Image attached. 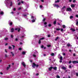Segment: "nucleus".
Returning <instances> with one entry per match:
<instances>
[{"instance_id": "nucleus-1", "label": "nucleus", "mask_w": 78, "mask_h": 78, "mask_svg": "<svg viewBox=\"0 0 78 78\" xmlns=\"http://www.w3.org/2000/svg\"><path fill=\"white\" fill-rule=\"evenodd\" d=\"M5 3L8 8H9L8 6H11L12 5V1H10V0H5Z\"/></svg>"}, {"instance_id": "nucleus-2", "label": "nucleus", "mask_w": 78, "mask_h": 78, "mask_svg": "<svg viewBox=\"0 0 78 78\" xmlns=\"http://www.w3.org/2000/svg\"><path fill=\"white\" fill-rule=\"evenodd\" d=\"M34 54L33 55V57H34V58H36L38 55H39V53H38V52L36 50H35L34 51Z\"/></svg>"}, {"instance_id": "nucleus-3", "label": "nucleus", "mask_w": 78, "mask_h": 78, "mask_svg": "<svg viewBox=\"0 0 78 78\" xmlns=\"http://www.w3.org/2000/svg\"><path fill=\"white\" fill-rule=\"evenodd\" d=\"M31 19H33L31 21L32 22H35V21H36V20L35 16H31Z\"/></svg>"}, {"instance_id": "nucleus-4", "label": "nucleus", "mask_w": 78, "mask_h": 78, "mask_svg": "<svg viewBox=\"0 0 78 78\" xmlns=\"http://www.w3.org/2000/svg\"><path fill=\"white\" fill-rule=\"evenodd\" d=\"M52 69H54V70H56L57 69V68L56 67H50L49 68H48V70L49 71H50Z\"/></svg>"}, {"instance_id": "nucleus-5", "label": "nucleus", "mask_w": 78, "mask_h": 78, "mask_svg": "<svg viewBox=\"0 0 78 78\" xmlns=\"http://www.w3.org/2000/svg\"><path fill=\"white\" fill-rule=\"evenodd\" d=\"M38 66V65H36L34 63H33V65H32V67L33 68H35V67H37Z\"/></svg>"}, {"instance_id": "nucleus-6", "label": "nucleus", "mask_w": 78, "mask_h": 78, "mask_svg": "<svg viewBox=\"0 0 78 78\" xmlns=\"http://www.w3.org/2000/svg\"><path fill=\"white\" fill-rule=\"evenodd\" d=\"M66 9L65 6H63V7L61 11L62 12H64Z\"/></svg>"}, {"instance_id": "nucleus-7", "label": "nucleus", "mask_w": 78, "mask_h": 78, "mask_svg": "<svg viewBox=\"0 0 78 78\" xmlns=\"http://www.w3.org/2000/svg\"><path fill=\"white\" fill-rule=\"evenodd\" d=\"M15 30H18V32H19L20 31V27H18V28H16L15 29Z\"/></svg>"}, {"instance_id": "nucleus-8", "label": "nucleus", "mask_w": 78, "mask_h": 78, "mask_svg": "<svg viewBox=\"0 0 78 78\" xmlns=\"http://www.w3.org/2000/svg\"><path fill=\"white\" fill-rule=\"evenodd\" d=\"M53 5L54 7H57V8H58L59 7V5H56L55 4H53Z\"/></svg>"}, {"instance_id": "nucleus-9", "label": "nucleus", "mask_w": 78, "mask_h": 78, "mask_svg": "<svg viewBox=\"0 0 78 78\" xmlns=\"http://www.w3.org/2000/svg\"><path fill=\"white\" fill-rule=\"evenodd\" d=\"M66 11H72V9H71V8H67L66 9Z\"/></svg>"}, {"instance_id": "nucleus-10", "label": "nucleus", "mask_w": 78, "mask_h": 78, "mask_svg": "<svg viewBox=\"0 0 78 78\" xmlns=\"http://www.w3.org/2000/svg\"><path fill=\"white\" fill-rule=\"evenodd\" d=\"M44 27H47V22H44Z\"/></svg>"}, {"instance_id": "nucleus-11", "label": "nucleus", "mask_w": 78, "mask_h": 78, "mask_svg": "<svg viewBox=\"0 0 78 78\" xmlns=\"http://www.w3.org/2000/svg\"><path fill=\"white\" fill-rule=\"evenodd\" d=\"M9 25L11 26L12 25V22L11 21V20H9Z\"/></svg>"}, {"instance_id": "nucleus-12", "label": "nucleus", "mask_w": 78, "mask_h": 78, "mask_svg": "<svg viewBox=\"0 0 78 78\" xmlns=\"http://www.w3.org/2000/svg\"><path fill=\"white\" fill-rule=\"evenodd\" d=\"M40 8L41 9H44V7L42 5H40Z\"/></svg>"}, {"instance_id": "nucleus-13", "label": "nucleus", "mask_w": 78, "mask_h": 78, "mask_svg": "<svg viewBox=\"0 0 78 78\" xmlns=\"http://www.w3.org/2000/svg\"><path fill=\"white\" fill-rule=\"evenodd\" d=\"M73 64L78 63V62L76 61H73Z\"/></svg>"}, {"instance_id": "nucleus-14", "label": "nucleus", "mask_w": 78, "mask_h": 78, "mask_svg": "<svg viewBox=\"0 0 78 78\" xmlns=\"http://www.w3.org/2000/svg\"><path fill=\"white\" fill-rule=\"evenodd\" d=\"M4 14V12L2 11H1L0 12V15H2V16H3Z\"/></svg>"}, {"instance_id": "nucleus-15", "label": "nucleus", "mask_w": 78, "mask_h": 78, "mask_svg": "<svg viewBox=\"0 0 78 78\" xmlns=\"http://www.w3.org/2000/svg\"><path fill=\"white\" fill-rule=\"evenodd\" d=\"M25 36V35L24 34H23L22 36H21V39H23V38Z\"/></svg>"}, {"instance_id": "nucleus-16", "label": "nucleus", "mask_w": 78, "mask_h": 78, "mask_svg": "<svg viewBox=\"0 0 78 78\" xmlns=\"http://www.w3.org/2000/svg\"><path fill=\"white\" fill-rule=\"evenodd\" d=\"M71 6L72 8H73L75 7V4H72L71 5Z\"/></svg>"}, {"instance_id": "nucleus-17", "label": "nucleus", "mask_w": 78, "mask_h": 78, "mask_svg": "<svg viewBox=\"0 0 78 78\" xmlns=\"http://www.w3.org/2000/svg\"><path fill=\"white\" fill-rule=\"evenodd\" d=\"M36 44V41L35 40H33L32 41V44Z\"/></svg>"}, {"instance_id": "nucleus-18", "label": "nucleus", "mask_w": 78, "mask_h": 78, "mask_svg": "<svg viewBox=\"0 0 78 78\" xmlns=\"http://www.w3.org/2000/svg\"><path fill=\"white\" fill-rule=\"evenodd\" d=\"M70 30L72 31H75V29L73 28H71Z\"/></svg>"}, {"instance_id": "nucleus-19", "label": "nucleus", "mask_w": 78, "mask_h": 78, "mask_svg": "<svg viewBox=\"0 0 78 78\" xmlns=\"http://www.w3.org/2000/svg\"><path fill=\"white\" fill-rule=\"evenodd\" d=\"M22 64V65L23 66H24V67H25V66H26L25 65V63L24 62H23Z\"/></svg>"}, {"instance_id": "nucleus-20", "label": "nucleus", "mask_w": 78, "mask_h": 78, "mask_svg": "<svg viewBox=\"0 0 78 78\" xmlns=\"http://www.w3.org/2000/svg\"><path fill=\"white\" fill-rule=\"evenodd\" d=\"M55 30H57V31H59V30H61V29L59 28H56L55 29Z\"/></svg>"}, {"instance_id": "nucleus-21", "label": "nucleus", "mask_w": 78, "mask_h": 78, "mask_svg": "<svg viewBox=\"0 0 78 78\" xmlns=\"http://www.w3.org/2000/svg\"><path fill=\"white\" fill-rule=\"evenodd\" d=\"M11 32H14V29L13 28H12V29H11Z\"/></svg>"}, {"instance_id": "nucleus-22", "label": "nucleus", "mask_w": 78, "mask_h": 78, "mask_svg": "<svg viewBox=\"0 0 78 78\" xmlns=\"http://www.w3.org/2000/svg\"><path fill=\"white\" fill-rule=\"evenodd\" d=\"M22 55H25V54H26V51H23L22 52Z\"/></svg>"}, {"instance_id": "nucleus-23", "label": "nucleus", "mask_w": 78, "mask_h": 78, "mask_svg": "<svg viewBox=\"0 0 78 78\" xmlns=\"http://www.w3.org/2000/svg\"><path fill=\"white\" fill-rule=\"evenodd\" d=\"M11 67V65H9V67H7L6 69L7 70H8L9 69V68Z\"/></svg>"}, {"instance_id": "nucleus-24", "label": "nucleus", "mask_w": 78, "mask_h": 78, "mask_svg": "<svg viewBox=\"0 0 78 78\" xmlns=\"http://www.w3.org/2000/svg\"><path fill=\"white\" fill-rule=\"evenodd\" d=\"M53 23L54 25L56 24V20H55L54 22Z\"/></svg>"}, {"instance_id": "nucleus-25", "label": "nucleus", "mask_w": 78, "mask_h": 78, "mask_svg": "<svg viewBox=\"0 0 78 78\" xmlns=\"http://www.w3.org/2000/svg\"><path fill=\"white\" fill-rule=\"evenodd\" d=\"M56 78H60V76H59L57 75L56 76Z\"/></svg>"}, {"instance_id": "nucleus-26", "label": "nucleus", "mask_w": 78, "mask_h": 78, "mask_svg": "<svg viewBox=\"0 0 78 78\" xmlns=\"http://www.w3.org/2000/svg\"><path fill=\"white\" fill-rule=\"evenodd\" d=\"M11 53L12 55V56H14V53H13L12 52H11Z\"/></svg>"}, {"instance_id": "nucleus-27", "label": "nucleus", "mask_w": 78, "mask_h": 78, "mask_svg": "<svg viewBox=\"0 0 78 78\" xmlns=\"http://www.w3.org/2000/svg\"><path fill=\"white\" fill-rule=\"evenodd\" d=\"M67 46L68 47H70H70H72V45H70V44H67Z\"/></svg>"}, {"instance_id": "nucleus-28", "label": "nucleus", "mask_w": 78, "mask_h": 78, "mask_svg": "<svg viewBox=\"0 0 78 78\" xmlns=\"http://www.w3.org/2000/svg\"><path fill=\"white\" fill-rule=\"evenodd\" d=\"M48 27H51V24H49L48 25Z\"/></svg>"}, {"instance_id": "nucleus-29", "label": "nucleus", "mask_w": 78, "mask_h": 78, "mask_svg": "<svg viewBox=\"0 0 78 78\" xmlns=\"http://www.w3.org/2000/svg\"><path fill=\"white\" fill-rule=\"evenodd\" d=\"M59 2V0H57V1H55V3H58Z\"/></svg>"}, {"instance_id": "nucleus-30", "label": "nucleus", "mask_w": 78, "mask_h": 78, "mask_svg": "<svg viewBox=\"0 0 78 78\" xmlns=\"http://www.w3.org/2000/svg\"><path fill=\"white\" fill-rule=\"evenodd\" d=\"M62 56H60V60H62Z\"/></svg>"}, {"instance_id": "nucleus-31", "label": "nucleus", "mask_w": 78, "mask_h": 78, "mask_svg": "<svg viewBox=\"0 0 78 78\" xmlns=\"http://www.w3.org/2000/svg\"><path fill=\"white\" fill-rule=\"evenodd\" d=\"M62 69H64V70H66V67H63L62 68Z\"/></svg>"}, {"instance_id": "nucleus-32", "label": "nucleus", "mask_w": 78, "mask_h": 78, "mask_svg": "<svg viewBox=\"0 0 78 78\" xmlns=\"http://www.w3.org/2000/svg\"><path fill=\"white\" fill-rule=\"evenodd\" d=\"M51 56H54V55H55V54H54V53H52L51 54Z\"/></svg>"}, {"instance_id": "nucleus-33", "label": "nucleus", "mask_w": 78, "mask_h": 78, "mask_svg": "<svg viewBox=\"0 0 78 78\" xmlns=\"http://www.w3.org/2000/svg\"><path fill=\"white\" fill-rule=\"evenodd\" d=\"M12 46L13 47V50H14V48H15V46H14V45H12Z\"/></svg>"}, {"instance_id": "nucleus-34", "label": "nucleus", "mask_w": 78, "mask_h": 78, "mask_svg": "<svg viewBox=\"0 0 78 78\" xmlns=\"http://www.w3.org/2000/svg\"><path fill=\"white\" fill-rule=\"evenodd\" d=\"M73 16H70V19H73Z\"/></svg>"}, {"instance_id": "nucleus-35", "label": "nucleus", "mask_w": 78, "mask_h": 78, "mask_svg": "<svg viewBox=\"0 0 78 78\" xmlns=\"http://www.w3.org/2000/svg\"><path fill=\"white\" fill-rule=\"evenodd\" d=\"M45 39V38L42 37V38H40V40H43V39Z\"/></svg>"}, {"instance_id": "nucleus-36", "label": "nucleus", "mask_w": 78, "mask_h": 78, "mask_svg": "<svg viewBox=\"0 0 78 78\" xmlns=\"http://www.w3.org/2000/svg\"><path fill=\"white\" fill-rule=\"evenodd\" d=\"M58 39H59V37H56L55 39V41H57V40H58Z\"/></svg>"}, {"instance_id": "nucleus-37", "label": "nucleus", "mask_w": 78, "mask_h": 78, "mask_svg": "<svg viewBox=\"0 0 78 78\" xmlns=\"http://www.w3.org/2000/svg\"><path fill=\"white\" fill-rule=\"evenodd\" d=\"M41 41L40 40H40H39L38 44H41Z\"/></svg>"}, {"instance_id": "nucleus-38", "label": "nucleus", "mask_w": 78, "mask_h": 78, "mask_svg": "<svg viewBox=\"0 0 78 78\" xmlns=\"http://www.w3.org/2000/svg\"><path fill=\"white\" fill-rule=\"evenodd\" d=\"M8 38H7V37H6L5 38V41H7V40H8Z\"/></svg>"}, {"instance_id": "nucleus-39", "label": "nucleus", "mask_w": 78, "mask_h": 78, "mask_svg": "<svg viewBox=\"0 0 78 78\" xmlns=\"http://www.w3.org/2000/svg\"><path fill=\"white\" fill-rule=\"evenodd\" d=\"M63 28H66V25H63Z\"/></svg>"}, {"instance_id": "nucleus-40", "label": "nucleus", "mask_w": 78, "mask_h": 78, "mask_svg": "<svg viewBox=\"0 0 78 78\" xmlns=\"http://www.w3.org/2000/svg\"><path fill=\"white\" fill-rule=\"evenodd\" d=\"M76 74L77 76H78V73H76Z\"/></svg>"}, {"instance_id": "nucleus-41", "label": "nucleus", "mask_w": 78, "mask_h": 78, "mask_svg": "<svg viewBox=\"0 0 78 78\" xmlns=\"http://www.w3.org/2000/svg\"><path fill=\"white\" fill-rule=\"evenodd\" d=\"M9 49H12V48L11 47H10V46H9Z\"/></svg>"}, {"instance_id": "nucleus-42", "label": "nucleus", "mask_w": 78, "mask_h": 78, "mask_svg": "<svg viewBox=\"0 0 78 78\" xmlns=\"http://www.w3.org/2000/svg\"><path fill=\"white\" fill-rule=\"evenodd\" d=\"M22 8L21 7H19L18 9V10H20Z\"/></svg>"}, {"instance_id": "nucleus-43", "label": "nucleus", "mask_w": 78, "mask_h": 78, "mask_svg": "<svg viewBox=\"0 0 78 78\" xmlns=\"http://www.w3.org/2000/svg\"><path fill=\"white\" fill-rule=\"evenodd\" d=\"M60 30H61V31H64V30L62 28L60 29Z\"/></svg>"}, {"instance_id": "nucleus-44", "label": "nucleus", "mask_w": 78, "mask_h": 78, "mask_svg": "<svg viewBox=\"0 0 78 78\" xmlns=\"http://www.w3.org/2000/svg\"><path fill=\"white\" fill-rule=\"evenodd\" d=\"M47 47H50L51 45H47Z\"/></svg>"}, {"instance_id": "nucleus-45", "label": "nucleus", "mask_w": 78, "mask_h": 78, "mask_svg": "<svg viewBox=\"0 0 78 78\" xmlns=\"http://www.w3.org/2000/svg\"><path fill=\"white\" fill-rule=\"evenodd\" d=\"M45 18H44L43 20V22H44L45 20Z\"/></svg>"}, {"instance_id": "nucleus-46", "label": "nucleus", "mask_w": 78, "mask_h": 78, "mask_svg": "<svg viewBox=\"0 0 78 78\" xmlns=\"http://www.w3.org/2000/svg\"><path fill=\"white\" fill-rule=\"evenodd\" d=\"M5 58H7V57H8V55H6V54L5 55Z\"/></svg>"}, {"instance_id": "nucleus-47", "label": "nucleus", "mask_w": 78, "mask_h": 78, "mask_svg": "<svg viewBox=\"0 0 78 78\" xmlns=\"http://www.w3.org/2000/svg\"><path fill=\"white\" fill-rule=\"evenodd\" d=\"M62 54L63 56L66 55V54L65 53H63Z\"/></svg>"}, {"instance_id": "nucleus-48", "label": "nucleus", "mask_w": 78, "mask_h": 78, "mask_svg": "<svg viewBox=\"0 0 78 78\" xmlns=\"http://www.w3.org/2000/svg\"><path fill=\"white\" fill-rule=\"evenodd\" d=\"M11 37L12 38H13V35H11Z\"/></svg>"}, {"instance_id": "nucleus-49", "label": "nucleus", "mask_w": 78, "mask_h": 78, "mask_svg": "<svg viewBox=\"0 0 78 78\" xmlns=\"http://www.w3.org/2000/svg\"><path fill=\"white\" fill-rule=\"evenodd\" d=\"M76 25H78V21H77L76 23Z\"/></svg>"}, {"instance_id": "nucleus-50", "label": "nucleus", "mask_w": 78, "mask_h": 78, "mask_svg": "<svg viewBox=\"0 0 78 78\" xmlns=\"http://www.w3.org/2000/svg\"><path fill=\"white\" fill-rule=\"evenodd\" d=\"M15 41H18V39L17 38H16L15 39Z\"/></svg>"}, {"instance_id": "nucleus-51", "label": "nucleus", "mask_w": 78, "mask_h": 78, "mask_svg": "<svg viewBox=\"0 0 78 78\" xmlns=\"http://www.w3.org/2000/svg\"><path fill=\"white\" fill-rule=\"evenodd\" d=\"M19 50H22V48H19Z\"/></svg>"}, {"instance_id": "nucleus-52", "label": "nucleus", "mask_w": 78, "mask_h": 78, "mask_svg": "<svg viewBox=\"0 0 78 78\" xmlns=\"http://www.w3.org/2000/svg\"><path fill=\"white\" fill-rule=\"evenodd\" d=\"M75 2H76V1L75 0H73V3H75Z\"/></svg>"}, {"instance_id": "nucleus-53", "label": "nucleus", "mask_w": 78, "mask_h": 78, "mask_svg": "<svg viewBox=\"0 0 78 78\" xmlns=\"http://www.w3.org/2000/svg\"><path fill=\"white\" fill-rule=\"evenodd\" d=\"M16 8H14L13 9V11H16Z\"/></svg>"}, {"instance_id": "nucleus-54", "label": "nucleus", "mask_w": 78, "mask_h": 78, "mask_svg": "<svg viewBox=\"0 0 78 78\" xmlns=\"http://www.w3.org/2000/svg\"><path fill=\"white\" fill-rule=\"evenodd\" d=\"M71 62H72V61H69V64H70V63H71Z\"/></svg>"}, {"instance_id": "nucleus-55", "label": "nucleus", "mask_w": 78, "mask_h": 78, "mask_svg": "<svg viewBox=\"0 0 78 78\" xmlns=\"http://www.w3.org/2000/svg\"><path fill=\"white\" fill-rule=\"evenodd\" d=\"M20 45H22L23 44L22 43L20 42Z\"/></svg>"}, {"instance_id": "nucleus-56", "label": "nucleus", "mask_w": 78, "mask_h": 78, "mask_svg": "<svg viewBox=\"0 0 78 78\" xmlns=\"http://www.w3.org/2000/svg\"><path fill=\"white\" fill-rule=\"evenodd\" d=\"M23 16H24V17H26L27 16V15H25L24 14H23Z\"/></svg>"}, {"instance_id": "nucleus-57", "label": "nucleus", "mask_w": 78, "mask_h": 78, "mask_svg": "<svg viewBox=\"0 0 78 78\" xmlns=\"http://www.w3.org/2000/svg\"><path fill=\"white\" fill-rule=\"evenodd\" d=\"M59 62H60V63H61V62H62V60H60V61H59Z\"/></svg>"}, {"instance_id": "nucleus-58", "label": "nucleus", "mask_w": 78, "mask_h": 78, "mask_svg": "<svg viewBox=\"0 0 78 78\" xmlns=\"http://www.w3.org/2000/svg\"><path fill=\"white\" fill-rule=\"evenodd\" d=\"M30 62H33V60H30Z\"/></svg>"}, {"instance_id": "nucleus-59", "label": "nucleus", "mask_w": 78, "mask_h": 78, "mask_svg": "<svg viewBox=\"0 0 78 78\" xmlns=\"http://www.w3.org/2000/svg\"><path fill=\"white\" fill-rule=\"evenodd\" d=\"M41 48H44V46L42 45H41Z\"/></svg>"}, {"instance_id": "nucleus-60", "label": "nucleus", "mask_w": 78, "mask_h": 78, "mask_svg": "<svg viewBox=\"0 0 78 78\" xmlns=\"http://www.w3.org/2000/svg\"><path fill=\"white\" fill-rule=\"evenodd\" d=\"M76 17H78V15H76Z\"/></svg>"}, {"instance_id": "nucleus-61", "label": "nucleus", "mask_w": 78, "mask_h": 78, "mask_svg": "<svg viewBox=\"0 0 78 78\" xmlns=\"http://www.w3.org/2000/svg\"><path fill=\"white\" fill-rule=\"evenodd\" d=\"M21 3H23V2L22 1H21Z\"/></svg>"}, {"instance_id": "nucleus-62", "label": "nucleus", "mask_w": 78, "mask_h": 78, "mask_svg": "<svg viewBox=\"0 0 78 78\" xmlns=\"http://www.w3.org/2000/svg\"><path fill=\"white\" fill-rule=\"evenodd\" d=\"M41 1L42 2H44V0H41Z\"/></svg>"}, {"instance_id": "nucleus-63", "label": "nucleus", "mask_w": 78, "mask_h": 78, "mask_svg": "<svg viewBox=\"0 0 78 78\" xmlns=\"http://www.w3.org/2000/svg\"><path fill=\"white\" fill-rule=\"evenodd\" d=\"M36 75L37 76V75H39V73H37V74H36Z\"/></svg>"}, {"instance_id": "nucleus-64", "label": "nucleus", "mask_w": 78, "mask_h": 78, "mask_svg": "<svg viewBox=\"0 0 78 78\" xmlns=\"http://www.w3.org/2000/svg\"><path fill=\"white\" fill-rule=\"evenodd\" d=\"M75 54H73V56H75Z\"/></svg>"}]
</instances>
